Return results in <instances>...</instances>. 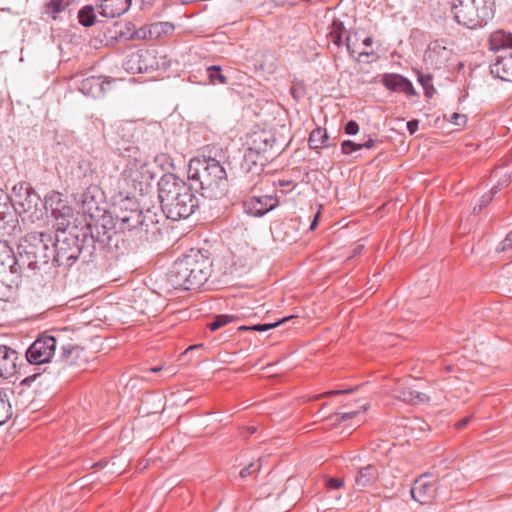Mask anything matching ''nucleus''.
Returning a JSON list of instances; mask_svg holds the SVG:
<instances>
[{
  "instance_id": "25",
  "label": "nucleus",
  "mask_w": 512,
  "mask_h": 512,
  "mask_svg": "<svg viewBox=\"0 0 512 512\" xmlns=\"http://www.w3.org/2000/svg\"><path fill=\"white\" fill-rule=\"evenodd\" d=\"M394 398L408 404L425 403L429 401V397L421 392L406 387H397L393 391Z\"/></svg>"
},
{
  "instance_id": "38",
  "label": "nucleus",
  "mask_w": 512,
  "mask_h": 512,
  "mask_svg": "<svg viewBox=\"0 0 512 512\" xmlns=\"http://www.w3.org/2000/svg\"><path fill=\"white\" fill-rule=\"evenodd\" d=\"M233 320H234V317L230 316V315H226V314L216 315L213 318V320L208 324V327L211 331H215V330L229 324Z\"/></svg>"
},
{
  "instance_id": "61",
  "label": "nucleus",
  "mask_w": 512,
  "mask_h": 512,
  "mask_svg": "<svg viewBox=\"0 0 512 512\" xmlns=\"http://www.w3.org/2000/svg\"><path fill=\"white\" fill-rule=\"evenodd\" d=\"M161 369H162V367H153V368H151V372H153V373H157V372H159Z\"/></svg>"
},
{
  "instance_id": "37",
  "label": "nucleus",
  "mask_w": 512,
  "mask_h": 512,
  "mask_svg": "<svg viewBox=\"0 0 512 512\" xmlns=\"http://www.w3.org/2000/svg\"><path fill=\"white\" fill-rule=\"evenodd\" d=\"M208 78L211 84H227L228 79L225 75L222 74V69L220 66L213 65L207 68Z\"/></svg>"
},
{
  "instance_id": "45",
  "label": "nucleus",
  "mask_w": 512,
  "mask_h": 512,
  "mask_svg": "<svg viewBox=\"0 0 512 512\" xmlns=\"http://www.w3.org/2000/svg\"><path fill=\"white\" fill-rule=\"evenodd\" d=\"M341 150L343 154H351L354 151L360 150V144L354 143L351 140H345L341 143Z\"/></svg>"
},
{
  "instance_id": "13",
  "label": "nucleus",
  "mask_w": 512,
  "mask_h": 512,
  "mask_svg": "<svg viewBox=\"0 0 512 512\" xmlns=\"http://www.w3.org/2000/svg\"><path fill=\"white\" fill-rule=\"evenodd\" d=\"M127 204L121 206L119 211L115 215V225L122 231H133L141 230V224L145 222V218L142 219V211L137 208H128Z\"/></svg>"
},
{
  "instance_id": "63",
  "label": "nucleus",
  "mask_w": 512,
  "mask_h": 512,
  "mask_svg": "<svg viewBox=\"0 0 512 512\" xmlns=\"http://www.w3.org/2000/svg\"><path fill=\"white\" fill-rule=\"evenodd\" d=\"M197 347H199V345H193V346H190V347L188 348V350H192V349H195V348H197Z\"/></svg>"
},
{
  "instance_id": "19",
  "label": "nucleus",
  "mask_w": 512,
  "mask_h": 512,
  "mask_svg": "<svg viewBox=\"0 0 512 512\" xmlns=\"http://www.w3.org/2000/svg\"><path fill=\"white\" fill-rule=\"evenodd\" d=\"M383 85L394 92H403L408 96L416 95L412 83L399 74H385L382 78Z\"/></svg>"
},
{
  "instance_id": "59",
  "label": "nucleus",
  "mask_w": 512,
  "mask_h": 512,
  "mask_svg": "<svg viewBox=\"0 0 512 512\" xmlns=\"http://www.w3.org/2000/svg\"><path fill=\"white\" fill-rule=\"evenodd\" d=\"M38 375H39V373H34L33 375L26 377L24 382L34 381Z\"/></svg>"
},
{
  "instance_id": "6",
  "label": "nucleus",
  "mask_w": 512,
  "mask_h": 512,
  "mask_svg": "<svg viewBox=\"0 0 512 512\" xmlns=\"http://www.w3.org/2000/svg\"><path fill=\"white\" fill-rule=\"evenodd\" d=\"M448 3L457 23L469 29L486 25L495 13V0H449Z\"/></svg>"
},
{
  "instance_id": "56",
  "label": "nucleus",
  "mask_w": 512,
  "mask_h": 512,
  "mask_svg": "<svg viewBox=\"0 0 512 512\" xmlns=\"http://www.w3.org/2000/svg\"><path fill=\"white\" fill-rule=\"evenodd\" d=\"M374 145H375V141L372 138H369L366 142L360 144V149H362V148L370 149V148L374 147Z\"/></svg>"
},
{
  "instance_id": "50",
  "label": "nucleus",
  "mask_w": 512,
  "mask_h": 512,
  "mask_svg": "<svg viewBox=\"0 0 512 512\" xmlns=\"http://www.w3.org/2000/svg\"><path fill=\"white\" fill-rule=\"evenodd\" d=\"M345 44H346L347 50L349 51V53L351 55H354L355 53H358L360 56H362V55H366V56L369 55V52H367V51H364V50L356 51L355 49H353V47H352L353 44H352L350 36L346 37Z\"/></svg>"
},
{
  "instance_id": "12",
  "label": "nucleus",
  "mask_w": 512,
  "mask_h": 512,
  "mask_svg": "<svg viewBox=\"0 0 512 512\" xmlns=\"http://www.w3.org/2000/svg\"><path fill=\"white\" fill-rule=\"evenodd\" d=\"M50 207L52 216L57 222V230L67 231L68 226L73 218V209L62 202L60 193H54L49 198H46L44 209L48 210Z\"/></svg>"
},
{
  "instance_id": "47",
  "label": "nucleus",
  "mask_w": 512,
  "mask_h": 512,
  "mask_svg": "<svg viewBox=\"0 0 512 512\" xmlns=\"http://www.w3.org/2000/svg\"><path fill=\"white\" fill-rule=\"evenodd\" d=\"M344 479L328 477L325 479V486L328 489H341L344 487Z\"/></svg>"
},
{
  "instance_id": "39",
  "label": "nucleus",
  "mask_w": 512,
  "mask_h": 512,
  "mask_svg": "<svg viewBox=\"0 0 512 512\" xmlns=\"http://www.w3.org/2000/svg\"><path fill=\"white\" fill-rule=\"evenodd\" d=\"M150 54L146 52H138L136 54L131 55L128 63H138L137 72L143 73L148 70V65H141V62L146 61Z\"/></svg>"
},
{
  "instance_id": "20",
  "label": "nucleus",
  "mask_w": 512,
  "mask_h": 512,
  "mask_svg": "<svg viewBox=\"0 0 512 512\" xmlns=\"http://www.w3.org/2000/svg\"><path fill=\"white\" fill-rule=\"evenodd\" d=\"M489 49L499 53L506 54L512 52V34L503 30L493 32L488 40Z\"/></svg>"
},
{
  "instance_id": "34",
  "label": "nucleus",
  "mask_w": 512,
  "mask_h": 512,
  "mask_svg": "<svg viewBox=\"0 0 512 512\" xmlns=\"http://www.w3.org/2000/svg\"><path fill=\"white\" fill-rule=\"evenodd\" d=\"M12 416V407L8 394L0 389V425L6 423Z\"/></svg>"
},
{
  "instance_id": "11",
  "label": "nucleus",
  "mask_w": 512,
  "mask_h": 512,
  "mask_svg": "<svg viewBox=\"0 0 512 512\" xmlns=\"http://www.w3.org/2000/svg\"><path fill=\"white\" fill-rule=\"evenodd\" d=\"M20 232L16 209L11 202L9 194L0 189V233L3 235H16Z\"/></svg>"
},
{
  "instance_id": "32",
  "label": "nucleus",
  "mask_w": 512,
  "mask_h": 512,
  "mask_svg": "<svg viewBox=\"0 0 512 512\" xmlns=\"http://www.w3.org/2000/svg\"><path fill=\"white\" fill-rule=\"evenodd\" d=\"M327 141L328 134L326 130L316 128L310 133L308 143L311 149H320L328 146Z\"/></svg>"
},
{
  "instance_id": "43",
  "label": "nucleus",
  "mask_w": 512,
  "mask_h": 512,
  "mask_svg": "<svg viewBox=\"0 0 512 512\" xmlns=\"http://www.w3.org/2000/svg\"><path fill=\"white\" fill-rule=\"evenodd\" d=\"M145 218V222L141 224V231L147 232L148 227L151 224L158 223V219H156V214H153L150 209H147L146 212L142 211V219Z\"/></svg>"
},
{
  "instance_id": "8",
  "label": "nucleus",
  "mask_w": 512,
  "mask_h": 512,
  "mask_svg": "<svg viewBox=\"0 0 512 512\" xmlns=\"http://www.w3.org/2000/svg\"><path fill=\"white\" fill-rule=\"evenodd\" d=\"M122 176L128 185L141 192L147 189L154 179L149 164L138 159L128 161Z\"/></svg>"
},
{
  "instance_id": "2",
  "label": "nucleus",
  "mask_w": 512,
  "mask_h": 512,
  "mask_svg": "<svg viewBox=\"0 0 512 512\" xmlns=\"http://www.w3.org/2000/svg\"><path fill=\"white\" fill-rule=\"evenodd\" d=\"M158 197L163 214L172 221L186 219L198 208V199L191 187L174 174L160 178Z\"/></svg>"
},
{
  "instance_id": "53",
  "label": "nucleus",
  "mask_w": 512,
  "mask_h": 512,
  "mask_svg": "<svg viewBox=\"0 0 512 512\" xmlns=\"http://www.w3.org/2000/svg\"><path fill=\"white\" fill-rule=\"evenodd\" d=\"M501 250L512 248V232H510L506 238L501 242Z\"/></svg>"
},
{
  "instance_id": "21",
  "label": "nucleus",
  "mask_w": 512,
  "mask_h": 512,
  "mask_svg": "<svg viewBox=\"0 0 512 512\" xmlns=\"http://www.w3.org/2000/svg\"><path fill=\"white\" fill-rule=\"evenodd\" d=\"M131 0H102L100 15L106 18H115L124 14L130 7Z\"/></svg>"
},
{
  "instance_id": "44",
  "label": "nucleus",
  "mask_w": 512,
  "mask_h": 512,
  "mask_svg": "<svg viewBox=\"0 0 512 512\" xmlns=\"http://www.w3.org/2000/svg\"><path fill=\"white\" fill-rule=\"evenodd\" d=\"M260 461H261V459H258L257 463H250L249 465L245 466L240 471V476L242 478H246V477L250 476L252 473H254L255 471H259L261 468Z\"/></svg>"
},
{
  "instance_id": "15",
  "label": "nucleus",
  "mask_w": 512,
  "mask_h": 512,
  "mask_svg": "<svg viewBox=\"0 0 512 512\" xmlns=\"http://www.w3.org/2000/svg\"><path fill=\"white\" fill-rule=\"evenodd\" d=\"M436 495V486L429 479V476L424 474L417 478L411 488L412 498L421 503H430Z\"/></svg>"
},
{
  "instance_id": "9",
  "label": "nucleus",
  "mask_w": 512,
  "mask_h": 512,
  "mask_svg": "<svg viewBox=\"0 0 512 512\" xmlns=\"http://www.w3.org/2000/svg\"><path fill=\"white\" fill-rule=\"evenodd\" d=\"M56 346V338L47 333H43L27 349L26 359L33 365L47 364L54 356Z\"/></svg>"
},
{
  "instance_id": "10",
  "label": "nucleus",
  "mask_w": 512,
  "mask_h": 512,
  "mask_svg": "<svg viewBox=\"0 0 512 512\" xmlns=\"http://www.w3.org/2000/svg\"><path fill=\"white\" fill-rule=\"evenodd\" d=\"M274 144L275 138L270 133L265 131L255 133L252 136L250 146L245 152V160L251 161L254 164L260 161V164L263 165V162L268 160V157L265 156V154L272 150Z\"/></svg>"
},
{
  "instance_id": "17",
  "label": "nucleus",
  "mask_w": 512,
  "mask_h": 512,
  "mask_svg": "<svg viewBox=\"0 0 512 512\" xmlns=\"http://www.w3.org/2000/svg\"><path fill=\"white\" fill-rule=\"evenodd\" d=\"M490 72L496 78L512 82V51L498 54L490 65Z\"/></svg>"
},
{
  "instance_id": "48",
  "label": "nucleus",
  "mask_w": 512,
  "mask_h": 512,
  "mask_svg": "<svg viewBox=\"0 0 512 512\" xmlns=\"http://www.w3.org/2000/svg\"><path fill=\"white\" fill-rule=\"evenodd\" d=\"M449 121L456 126H465L467 123V116L460 113H453L450 116Z\"/></svg>"
},
{
  "instance_id": "4",
  "label": "nucleus",
  "mask_w": 512,
  "mask_h": 512,
  "mask_svg": "<svg viewBox=\"0 0 512 512\" xmlns=\"http://www.w3.org/2000/svg\"><path fill=\"white\" fill-rule=\"evenodd\" d=\"M54 269L57 274H66L70 267L80 258L88 262L94 252L93 237L74 227L70 231H61L51 244Z\"/></svg>"
},
{
  "instance_id": "7",
  "label": "nucleus",
  "mask_w": 512,
  "mask_h": 512,
  "mask_svg": "<svg viewBox=\"0 0 512 512\" xmlns=\"http://www.w3.org/2000/svg\"><path fill=\"white\" fill-rule=\"evenodd\" d=\"M9 196L16 209L17 216L27 214L31 222L42 218L44 204L29 183L20 182L14 185Z\"/></svg>"
},
{
  "instance_id": "42",
  "label": "nucleus",
  "mask_w": 512,
  "mask_h": 512,
  "mask_svg": "<svg viewBox=\"0 0 512 512\" xmlns=\"http://www.w3.org/2000/svg\"><path fill=\"white\" fill-rule=\"evenodd\" d=\"M145 218V222L141 224V231L147 232L148 227L151 224L158 223V219H156V214H153L150 209H147L146 212L142 211V219Z\"/></svg>"
},
{
  "instance_id": "33",
  "label": "nucleus",
  "mask_w": 512,
  "mask_h": 512,
  "mask_svg": "<svg viewBox=\"0 0 512 512\" xmlns=\"http://www.w3.org/2000/svg\"><path fill=\"white\" fill-rule=\"evenodd\" d=\"M78 21L84 27H91L95 24L96 13L92 5H85L78 11Z\"/></svg>"
},
{
  "instance_id": "35",
  "label": "nucleus",
  "mask_w": 512,
  "mask_h": 512,
  "mask_svg": "<svg viewBox=\"0 0 512 512\" xmlns=\"http://www.w3.org/2000/svg\"><path fill=\"white\" fill-rule=\"evenodd\" d=\"M503 170H504V168H498L491 175V177H493V178L498 177L497 183L491 189L493 191V193L497 194L503 188L508 186L511 181V176L506 172L502 173Z\"/></svg>"
},
{
  "instance_id": "22",
  "label": "nucleus",
  "mask_w": 512,
  "mask_h": 512,
  "mask_svg": "<svg viewBox=\"0 0 512 512\" xmlns=\"http://www.w3.org/2000/svg\"><path fill=\"white\" fill-rule=\"evenodd\" d=\"M105 84L109 85V82L103 81L101 77L90 76L80 82L79 91L86 96L96 98L104 94Z\"/></svg>"
},
{
  "instance_id": "16",
  "label": "nucleus",
  "mask_w": 512,
  "mask_h": 512,
  "mask_svg": "<svg viewBox=\"0 0 512 512\" xmlns=\"http://www.w3.org/2000/svg\"><path fill=\"white\" fill-rule=\"evenodd\" d=\"M0 271H8L14 277H22L23 274L18 255L16 256L8 243L2 240H0Z\"/></svg>"
},
{
  "instance_id": "5",
  "label": "nucleus",
  "mask_w": 512,
  "mask_h": 512,
  "mask_svg": "<svg viewBox=\"0 0 512 512\" xmlns=\"http://www.w3.org/2000/svg\"><path fill=\"white\" fill-rule=\"evenodd\" d=\"M211 274V262L199 250H190L178 258L168 273V281L175 289L200 288Z\"/></svg>"
},
{
  "instance_id": "36",
  "label": "nucleus",
  "mask_w": 512,
  "mask_h": 512,
  "mask_svg": "<svg viewBox=\"0 0 512 512\" xmlns=\"http://www.w3.org/2000/svg\"><path fill=\"white\" fill-rule=\"evenodd\" d=\"M295 318H296V316L291 315V316L285 317L282 320H280L278 322H275V323L257 324V325H253V326H240L239 330L240 331L253 330V331L264 332V331H268V330H270L272 328H275V327L281 325L282 323L288 322V321H290L292 319H295Z\"/></svg>"
},
{
  "instance_id": "40",
  "label": "nucleus",
  "mask_w": 512,
  "mask_h": 512,
  "mask_svg": "<svg viewBox=\"0 0 512 512\" xmlns=\"http://www.w3.org/2000/svg\"><path fill=\"white\" fill-rule=\"evenodd\" d=\"M417 80L424 88L426 96L431 97L432 92H434V88L432 85V75L418 72Z\"/></svg>"
},
{
  "instance_id": "46",
  "label": "nucleus",
  "mask_w": 512,
  "mask_h": 512,
  "mask_svg": "<svg viewBox=\"0 0 512 512\" xmlns=\"http://www.w3.org/2000/svg\"><path fill=\"white\" fill-rule=\"evenodd\" d=\"M495 194L492 190L484 194L479 201V205L474 207V212H480L482 208L486 207L492 201Z\"/></svg>"
},
{
  "instance_id": "1",
  "label": "nucleus",
  "mask_w": 512,
  "mask_h": 512,
  "mask_svg": "<svg viewBox=\"0 0 512 512\" xmlns=\"http://www.w3.org/2000/svg\"><path fill=\"white\" fill-rule=\"evenodd\" d=\"M53 236L43 231L28 233L18 246V261L22 276L34 278L39 283H49L56 276L52 248Z\"/></svg>"
},
{
  "instance_id": "29",
  "label": "nucleus",
  "mask_w": 512,
  "mask_h": 512,
  "mask_svg": "<svg viewBox=\"0 0 512 512\" xmlns=\"http://www.w3.org/2000/svg\"><path fill=\"white\" fill-rule=\"evenodd\" d=\"M75 0H49L44 6V14L56 20L58 15L64 12Z\"/></svg>"
},
{
  "instance_id": "24",
  "label": "nucleus",
  "mask_w": 512,
  "mask_h": 512,
  "mask_svg": "<svg viewBox=\"0 0 512 512\" xmlns=\"http://www.w3.org/2000/svg\"><path fill=\"white\" fill-rule=\"evenodd\" d=\"M21 277H14L8 271H0V300L9 301L15 294V287Z\"/></svg>"
},
{
  "instance_id": "23",
  "label": "nucleus",
  "mask_w": 512,
  "mask_h": 512,
  "mask_svg": "<svg viewBox=\"0 0 512 512\" xmlns=\"http://www.w3.org/2000/svg\"><path fill=\"white\" fill-rule=\"evenodd\" d=\"M378 470L374 465H367L359 468L354 479V487L362 490L373 485L378 479Z\"/></svg>"
},
{
  "instance_id": "54",
  "label": "nucleus",
  "mask_w": 512,
  "mask_h": 512,
  "mask_svg": "<svg viewBox=\"0 0 512 512\" xmlns=\"http://www.w3.org/2000/svg\"><path fill=\"white\" fill-rule=\"evenodd\" d=\"M419 121L416 119L407 122V130L410 134H414L418 129Z\"/></svg>"
},
{
  "instance_id": "58",
  "label": "nucleus",
  "mask_w": 512,
  "mask_h": 512,
  "mask_svg": "<svg viewBox=\"0 0 512 512\" xmlns=\"http://www.w3.org/2000/svg\"><path fill=\"white\" fill-rule=\"evenodd\" d=\"M363 45L366 46V47H370L373 43V40L371 37H366L364 40H363Z\"/></svg>"
},
{
  "instance_id": "60",
  "label": "nucleus",
  "mask_w": 512,
  "mask_h": 512,
  "mask_svg": "<svg viewBox=\"0 0 512 512\" xmlns=\"http://www.w3.org/2000/svg\"><path fill=\"white\" fill-rule=\"evenodd\" d=\"M317 222H318V214L316 215L313 222L311 223L310 229H312V230L315 229L317 226Z\"/></svg>"
},
{
  "instance_id": "30",
  "label": "nucleus",
  "mask_w": 512,
  "mask_h": 512,
  "mask_svg": "<svg viewBox=\"0 0 512 512\" xmlns=\"http://www.w3.org/2000/svg\"><path fill=\"white\" fill-rule=\"evenodd\" d=\"M328 29V39L337 47H340L342 45V36L346 33L344 24L340 20L334 19Z\"/></svg>"
},
{
  "instance_id": "27",
  "label": "nucleus",
  "mask_w": 512,
  "mask_h": 512,
  "mask_svg": "<svg viewBox=\"0 0 512 512\" xmlns=\"http://www.w3.org/2000/svg\"><path fill=\"white\" fill-rule=\"evenodd\" d=\"M88 236L93 237V244L98 242L103 246L111 247L113 238L116 236V232L113 227L96 225L95 232H91V234H88Z\"/></svg>"
},
{
  "instance_id": "26",
  "label": "nucleus",
  "mask_w": 512,
  "mask_h": 512,
  "mask_svg": "<svg viewBox=\"0 0 512 512\" xmlns=\"http://www.w3.org/2000/svg\"><path fill=\"white\" fill-rule=\"evenodd\" d=\"M83 349L78 345L67 344L62 347L60 358L64 365L74 366L79 365Z\"/></svg>"
},
{
  "instance_id": "57",
  "label": "nucleus",
  "mask_w": 512,
  "mask_h": 512,
  "mask_svg": "<svg viewBox=\"0 0 512 512\" xmlns=\"http://www.w3.org/2000/svg\"><path fill=\"white\" fill-rule=\"evenodd\" d=\"M145 37H146V32L143 29H141V30L133 33L130 38L131 39H140V38H145Z\"/></svg>"
},
{
  "instance_id": "52",
  "label": "nucleus",
  "mask_w": 512,
  "mask_h": 512,
  "mask_svg": "<svg viewBox=\"0 0 512 512\" xmlns=\"http://www.w3.org/2000/svg\"><path fill=\"white\" fill-rule=\"evenodd\" d=\"M501 250L512 248V232H510L506 238L501 242Z\"/></svg>"
},
{
  "instance_id": "18",
  "label": "nucleus",
  "mask_w": 512,
  "mask_h": 512,
  "mask_svg": "<svg viewBox=\"0 0 512 512\" xmlns=\"http://www.w3.org/2000/svg\"><path fill=\"white\" fill-rule=\"evenodd\" d=\"M18 353L16 350L0 345V377L8 378L16 373V361Z\"/></svg>"
},
{
  "instance_id": "55",
  "label": "nucleus",
  "mask_w": 512,
  "mask_h": 512,
  "mask_svg": "<svg viewBox=\"0 0 512 512\" xmlns=\"http://www.w3.org/2000/svg\"><path fill=\"white\" fill-rule=\"evenodd\" d=\"M471 416H467V417H464L463 419L459 420L456 424H455V427L457 429H462L464 428L466 425H468L471 421Z\"/></svg>"
},
{
  "instance_id": "14",
  "label": "nucleus",
  "mask_w": 512,
  "mask_h": 512,
  "mask_svg": "<svg viewBox=\"0 0 512 512\" xmlns=\"http://www.w3.org/2000/svg\"><path fill=\"white\" fill-rule=\"evenodd\" d=\"M278 199L272 195L252 196L243 202L245 213L261 217L278 206Z\"/></svg>"
},
{
  "instance_id": "62",
  "label": "nucleus",
  "mask_w": 512,
  "mask_h": 512,
  "mask_svg": "<svg viewBox=\"0 0 512 512\" xmlns=\"http://www.w3.org/2000/svg\"><path fill=\"white\" fill-rule=\"evenodd\" d=\"M361 408H362V411L365 412L368 409V404L367 403L363 404Z\"/></svg>"
},
{
  "instance_id": "49",
  "label": "nucleus",
  "mask_w": 512,
  "mask_h": 512,
  "mask_svg": "<svg viewBox=\"0 0 512 512\" xmlns=\"http://www.w3.org/2000/svg\"><path fill=\"white\" fill-rule=\"evenodd\" d=\"M344 130H345V133L348 135H355L359 131V125L357 124L356 121L350 120L346 123Z\"/></svg>"
},
{
  "instance_id": "41",
  "label": "nucleus",
  "mask_w": 512,
  "mask_h": 512,
  "mask_svg": "<svg viewBox=\"0 0 512 512\" xmlns=\"http://www.w3.org/2000/svg\"><path fill=\"white\" fill-rule=\"evenodd\" d=\"M360 413L359 410H354L351 412H343V413H335L330 416V419L334 418V424L339 425L340 423L350 420L356 417Z\"/></svg>"
},
{
  "instance_id": "31",
  "label": "nucleus",
  "mask_w": 512,
  "mask_h": 512,
  "mask_svg": "<svg viewBox=\"0 0 512 512\" xmlns=\"http://www.w3.org/2000/svg\"><path fill=\"white\" fill-rule=\"evenodd\" d=\"M174 28V24L170 22H156L149 25L148 34L150 38H160L173 33Z\"/></svg>"
},
{
  "instance_id": "3",
  "label": "nucleus",
  "mask_w": 512,
  "mask_h": 512,
  "mask_svg": "<svg viewBox=\"0 0 512 512\" xmlns=\"http://www.w3.org/2000/svg\"><path fill=\"white\" fill-rule=\"evenodd\" d=\"M223 156L219 159L203 155L191 159L188 165V178L199 183L201 195L208 199H222L228 192V178Z\"/></svg>"
},
{
  "instance_id": "28",
  "label": "nucleus",
  "mask_w": 512,
  "mask_h": 512,
  "mask_svg": "<svg viewBox=\"0 0 512 512\" xmlns=\"http://www.w3.org/2000/svg\"><path fill=\"white\" fill-rule=\"evenodd\" d=\"M101 194L98 186H90L86 189V191L82 194V205L85 212L89 213L93 216L92 212L94 209H98V202L96 201V197Z\"/></svg>"
},
{
  "instance_id": "51",
  "label": "nucleus",
  "mask_w": 512,
  "mask_h": 512,
  "mask_svg": "<svg viewBox=\"0 0 512 512\" xmlns=\"http://www.w3.org/2000/svg\"><path fill=\"white\" fill-rule=\"evenodd\" d=\"M354 389H339V390H331L327 391L320 395V397H330V396H337V395H343L352 392Z\"/></svg>"
}]
</instances>
